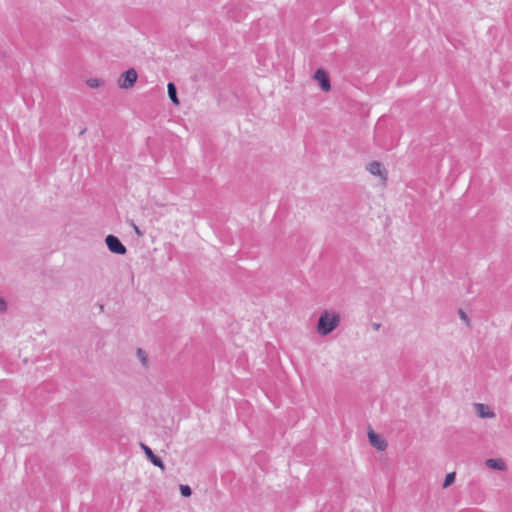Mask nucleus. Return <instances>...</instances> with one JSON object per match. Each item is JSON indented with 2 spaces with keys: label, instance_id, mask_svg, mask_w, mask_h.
Instances as JSON below:
<instances>
[{
  "label": "nucleus",
  "instance_id": "obj_1",
  "mask_svg": "<svg viewBox=\"0 0 512 512\" xmlns=\"http://www.w3.org/2000/svg\"><path fill=\"white\" fill-rule=\"evenodd\" d=\"M340 325V315L336 312L324 311L317 322V332L326 336Z\"/></svg>",
  "mask_w": 512,
  "mask_h": 512
},
{
  "label": "nucleus",
  "instance_id": "obj_2",
  "mask_svg": "<svg viewBox=\"0 0 512 512\" xmlns=\"http://www.w3.org/2000/svg\"><path fill=\"white\" fill-rule=\"evenodd\" d=\"M138 78V74L134 68H130L122 73L118 79V85L122 89H129L134 86Z\"/></svg>",
  "mask_w": 512,
  "mask_h": 512
},
{
  "label": "nucleus",
  "instance_id": "obj_3",
  "mask_svg": "<svg viewBox=\"0 0 512 512\" xmlns=\"http://www.w3.org/2000/svg\"><path fill=\"white\" fill-rule=\"evenodd\" d=\"M312 79L316 81L323 92H329L331 90V83L329 74L326 70L319 68L315 71Z\"/></svg>",
  "mask_w": 512,
  "mask_h": 512
},
{
  "label": "nucleus",
  "instance_id": "obj_4",
  "mask_svg": "<svg viewBox=\"0 0 512 512\" xmlns=\"http://www.w3.org/2000/svg\"><path fill=\"white\" fill-rule=\"evenodd\" d=\"M105 243L110 252L118 255H125L127 252L126 247L122 244L118 237L114 235H108L105 238Z\"/></svg>",
  "mask_w": 512,
  "mask_h": 512
},
{
  "label": "nucleus",
  "instance_id": "obj_5",
  "mask_svg": "<svg viewBox=\"0 0 512 512\" xmlns=\"http://www.w3.org/2000/svg\"><path fill=\"white\" fill-rule=\"evenodd\" d=\"M474 410L479 418L482 419H492L495 418V412L487 405L483 403H474Z\"/></svg>",
  "mask_w": 512,
  "mask_h": 512
},
{
  "label": "nucleus",
  "instance_id": "obj_6",
  "mask_svg": "<svg viewBox=\"0 0 512 512\" xmlns=\"http://www.w3.org/2000/svg\"><path fill=\"white\" fill-rule=\"evenodd\" d=\"M368 438H369L370 444L377 450L383 451L386 449V447H387L386 441L383 439L382 436L375 433L373 430H370L368 432Z\"/></svg>",
  "mask_w": 512,
  "mask_h": 512
},
{
  "label": "nucleus",
  "instance_id": "obj_7",
  "mask_svg": "<svg viewBox=\"0 0 512 512\" xmlns=\"http://www.w3.org/2000/svg\"><path fill=\"white\" fill-rule=\"evenodd\" d=\"M142 450L144 451L147 458L153 463L155 466L159 467L162 471L165 470V464L161 460L160 457L156 456L153 451L144 443H140Z\"/></svg>",
  "mask_w": 512,
  "mask_h": 512
},
{
  "label": "nucleus",
  "instance_id": "obj_8",
  "mask_svg": "<svg viewBox=\"0 0 512 512\" xmlns=\"http://www.w3.org/2000/svg\"><path fill=\"white\" fill-rule=\"evenodd\" d=\"M367 170L375 176H380L384 181L387 180V173L384 171L383 166L378 161H373L368 164Z\"/></svg>",
  "mask_w": 512,
  "mask_h": 512
},
{
  "label": "nucleus",
  "instance_id": "obj_9",
  "mask_svg": "<svg viewBox=\"0 0 512 512\" xmlns=\"http://www.w3.org/2000/svg\"><path fill=\"white\" fill-rule=\"evenodd\" d=\"M485 465L490 468V469H494V470H499V471H505L507 469V465L506 463L504 462L503 459H493V458H490V459H487L485 461Z\"/></svg>",
  "mask_w": 512,
  "mask_h": 512
},
{
  "label": "nucleus",
  "instance_id": "obj_10",
  "mask_svg": "<svg viewBox=\"0 0 512 512\" xmlns=\"http://www.w3.org/2000/svg\"><path fill=\"white\" fill-rule=\"evenodd\" d=\"M167 89H168V96L171 100V102L174 104V105H179V99H178V96H177V88L175 86V84L173 82H169L168 85H167Z\"/></svg>",
  "mask_w": 512,
  "mask_h": 512
},
{
  "label": "nucleus",
  "instance_id": "obj_11",
  "mask_svg": "<svg viewBox=\"0 0 512 512\" xmlns=\"http://www.w3.org/2000/svg\"><path fill=\"white\" fill-rule=\"evenodd\" d=\"M136 354L139 360L141 361L142 365L144 367H148V357L146 352L143 349L138 348Z\"/></svg>",
  "mask_w": 512,
  "mask_h": 512
},
{
  "label": "nucleus",
  "instance_id": "obj_12",
  "mask_svg": "<svg viewBox=\"0 0 512 512\" xmlns=\"http://www.w3.org/2000/svg\"><path fill=\"white\" fill-rule=\"evenodd\" d=\"M456 475L454 472L448 473L445 477L443 488H447L452 485L455 481Z\"/></svg>",
  "mask_w": 512,
  "mask_h": 512
},
{
  "label": "nucleus",
  "instance_id": "obj_13",
  "mask_svg": "<svg viewBox=\"0 0 512 512\" xmlns=\"http://www.w3.org/2000/svg\"><path fill=\"white\" fill-rule=\"evenodd\" d=\"M86 83L91 88H98L103 85V81L98 78H90L86 81Z\"/></svg>",
  "mask_w": 512,
  "mask_h": 512
},
{
  "label": "nucleus",
  "instance_id": "obj_14",
  "mask_svg": "<svg viewBox=\"0 0 512 512\" xmlns=\"http://www.w3.org/2000/svg\"><path fill=\"white\" fill-rule=\"evenodd\" d=\"M180 492L183 497H190L192 494V490L188 485L181 484Z\"/></svg>",
  "mask_w": 512,
  "mask_h": 512
},
{
  "label": "nucleus",
  "instance_id": "obj_15",
  "mask_svg": "<svg viewBox=\"0 0 512 512\" xmlns=\"http://www.w3.org/2000/svg\"><path fill=\"white\" fill-rule=\"evenodd\" d=\"M458 314H459V317L465 321L467 323L468 326H470V319L469 317L467 316V314L462 310V309H459L458 311Z\"/></svg>",
  "mask_w": 512,
  "mask_h": 512
},
{
  "label": "nucleus",
  "instance_id": "obj_16",
  "mask_svg": "<svg viewBox=\"0 0 512 512\" xmlns=\"http://www.w3.org/2000/svg\"><path fill=\"white\" fill-rule=\"evenodd\" d=\"M130 225L139 237L143 236V232L139 229V227L133 221H130Z\"/></svg>",
  "mask_w": 512,
  "mask_h": 512
},
{
  "label": "nucleus",
  "instance_id": "obj_17",
  "mask_svg": "<svg viewBox=\"0 0 512 512\" xmlns=\"http://www.w3.org/2000/svg\"><path fill=\"white\" fill-rule=\"evenodd\" d=\"M7 310V302L5 299L0 297V313H4Z\"/></svg>",
  "mask_w": 512,
  "mask_h": 512
},
{
  "label": "nucleus",
  "instance_id": "obj_18",
  "mask_svg": "<svg viewBox=\"0 0 512 512\" xmlns=\"http://www.w3.org/2000/svg\"><path fill=\"white\" fill-rule=\"evenodd\" d=\"M373 327H374L375 330H378L380 328V324L375 323V324H373Z\"/></svg>",
  "mask_w": 512,
  "mask_h": 512
}]
</instances>
